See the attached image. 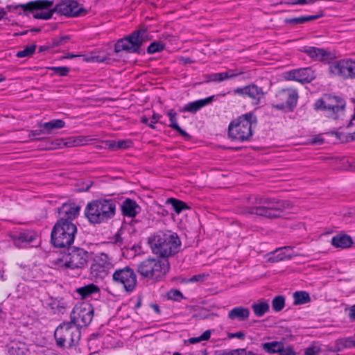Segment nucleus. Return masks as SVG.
<instances>
[{"label":"nucleus","mask_w":355,"mask_h":355,"mask_svg":"<svg viewBox=\"0 0 355 355\" xmlns=\"http://www.w3.org/2000/svg\"><path fill=\"white\" fill-rule=\"evenodd\" d=\"M251 206L245 207L241 213L254 214L268 218H276L282 216L284 209L292 207L288 200H277L275 198H263L252 195L247 198Z\"/></svg>","instance_id":"nucleus-1"},{"label":"nucleus","mask_w":355,"mask_h":355,"mask_svg":"<svg viewBox=\"0 0 355 355\" xmlns=\"http://www.w3.org/2000/svg\"><path fill=\"white\" fill-rule=\"evenodd\" d=\"M148 242L153 254L162 259L175 255L180 251L181 246L178 235L171 231L158 232L149 239Z\"/></svg>","instance_id":"nucleus-2"},{"label":"nucleus","mask_w":355,"mask_h":355,"mask_svg":"<svg viewBox=\"0 0 355 355\" xmlns=\"http://www.w3.org/2000/svg\"><path fill=\"white\" fill-rule=\"evenodd\" d=\"M257 116L249 112L232 121L228 125V137L233 141H250L253 135L252 126L257 124Z\"/></svg>","instance_id":"nucleus-3"},{"label":"nucleus","mask_w":355,"mask_h":355,"mask_svg":"<svg viewBox=\"0 0 355 355\" xmlns=\"http://www.w3.org/2000/svg\"><path fill=\"white\" fill-rule=\"evenodd\" d=\"M116 201L112 199H98L89 202L85 209V217L92 224L107 221L115 215Z\"/></svg>","instance_id":"nucleus-4"},{"label":"nucleus","mask_w":355,"mask_h":355,"mask_svg":"<svg viewBox=\"0 0 355 355\" xmlns=\"http://www.w3.org/2000/svg\"><path fill=\"white\" fill-rule=\"evenodd\" d=\"M77 227L71 221L60 218L53 227L51 242L57 248H67L73 243Z\"/></svg>","instance_id":"nucleus-5"},{"label":"nucleus","mask_w":355,"mask_h":355,"mask_svg":"<svg viewBox=\"0 0 355 355\" xmlns=\"http://www.w3.org/2000/svg\"><path fill=\"white\" fill-rule=\"evenodd\" d=\"M167 259L148 258L137 266V272L143 279L159 281L169 270Z\"/></svg>","instance_id":"nucleus-6"},{"label":"nucleus","mask_w":355,"mask_h":355,"mask_svg":"<svg viewBox=\"0 0 355 355\" xmlns=\"http://www.w3.org/2000/svg\"><path fill=\"white\" fill-rule=\"evenodd\" d=\"M53 4V0H36L26 4L10 5L6 8L8 11L12 12L18 8H21L24 12H32L35 19L48 20L55 13Z\"/></svg>","instance_id":"nucleus-7"},{"label":"nucleus","mask_w":355,"mask_h":355,"mask_svg":"<svg viewBox=\"0 0 355 355\" xmlns=\"http://www.w3.org/2000/svg\"><path fill=\"white\" fill-rule=\"evenodd\" d=\"M80 329L71 321L60 324L54 331L56 345L60 347L70 348L78 343Z\"/></svg>","instance_id":"nucleus-8"},{"label":"nucleus","mask_w":355,"mask_h":355,"mask_svg":"<svg viewBox=\"0 0 355 355\" xmlns=\"http://www.w3.org/2000/svg\"><path fill=\"white\" fill-rule=\"evenodd\" d=\"M67 248V253L63 259L58 260V264L60 267L82 269L87 265L90 255L87 250L79 247Z\"/></svg>","instance_id":"nucleus-9"},{"label":"nucleus","mask_w":355,"mask_h":355,"mask_svg":"<svg viewBox=\"0 0 355 355\" xmlns=\"http://www.w3.org/2000/svg\"><path fill=\"white\" fill-rule=\"evenodd\" d=\"M148 40V33L146 29H140L132 32L130 35L119 40L114 45V51L119 53H138L142 44Z\"/></svg>","instance_id":"nucleus-10"},{"label":"nucleus","mask_w":355,"mask_h":355,"mask_svg":"<svg viewBox=\"0 0 355 355\" xmlns=\"http://www.w3.org/2000/svg\"><path fill=\"white\" fill-rule=\"evenodd\" d=\"M345 107V101L343 98L330 94H325L315 103V108L316 110L324 111L328 117H331L334 119L338 118L339 112H344Z\"/></svg>","instance_id":"nucleus-11"},{"label":"nucleus","mask_w":355,"mask_h":355,"mask_svg":"<svg viewBox=\"0 0 355 355\" xmlns=\"http://www.w3.org/2000/svg\"><path fill=\"white\" fill-rule=\"evenodd\" d=\"M298 98V93L295 89H282L277 92L276 101L272 104V107L284 112H293L297 106Z\"/></svg>","instance_id":"nucleus-12"},{"label":"nucleus","mask_w":355,"mask_h":355,"mask_svg":"<svg viewBox=\"0 0 355 355\" xmlns=\"http://www.w3.org/2000/svg\"><path fill=\"white\" fill-rule=\"evenodd\" d=\"M94 317V308L91 304L82 303L76 305L70 315V321L80 327L88 326Z\"/></svg>","instance_id":"nucleus-13"},{"label":"nucleus","mask_w":355,"mask_h":355,"mask_svg":"<svg viewBox=\"0 0 355 355\" xmlns=\"http://www.w3.org/2000/svg\"><path fill=\"white\" fill-rule=\"evenodd\" d=\"M112 280L115 284L122 285L128 293H132L137 284V275L130 266L116 270L112 274Z\"/></svg>","instance_id":"nucleus-14"},{"label":"nucleus","mask_w":355,"mask_h":355,"mask_svg":"<svg viewBox=\"0 0 355 355\" xmlns=\"http://www.w3.org/2000/svg\"><path fill=\"white\" fill-rule=\"evenodd\" d=\"M113 265L107 254L101 253L94 259L90 267V275L96 279H103L108 275Z\"/></svg>","instance_id":"nucleus-15"},{"label":"nucleus","mask_w":355,"mask_h":355,"mask_svg":"<svg viewBox=\"0 0 355 355\" xmlns=\"http://www.w3.org/2000/svg\"><path fill=\"white\" fill-rule=\"evenodd\" d=\"M53 11L67 17H76L87 12L85 8L79 7L76 0H61L53 7Z\"/></svg>","instance_id":"nucleus-16"},{"label":"nucleus","mask_w":355,"mask_h":355,"mask_svg":"<svg viewBox=\"0 0 355 355\" xmlns=\"http://www.w3.org/2000/svg\"><path fill=\"white\" fill-rule=\"evenodd\" d=\"M235 95L243 98L248 97L254 105H259L264 98L266 93L261 87L252 83L244 87H237L233 90Z\"/></svg>","instance_id":"nucleus-17"},{"label":"nucleus","mask_w":355,"mask_h":355,"mask_svg":"<svg viewBox=\"0 0 355 355\" xmlns=\"http://www.w3.org/2000/svg\"><path fill=\"white\" fill-rule=\"evenodd\" d=\"M329 71L334 76L344 78H355V60H341L329 65Z\"/></svg>","instance_id":"nucleus-18"},{"label":"nucleus","mask_w":355,"mask_h":355,"mask_svg":"<svg viewBox=\"0 0 355 355\" xmlns=\"http://www.w3.org/2000/svg\"><path fill=\"white\" fill-rule=\"evenodd\" d=\"M286 79L295 80L302 83L311 82L315 78V71L310 67L300 68L286 73Z\"/></svg>","instance_id":"nucleus-19"},{"label":"nucleus","mask_w":355,"mask_h":355,"mask_svg":"<svg viewBox=\"0 0 355 355\" xmlns=\"http://www.w3.org/2000/svg\"><path fill=\"white\" fill-rule=\"evenodd\" d=\"M301 51L307 54L315 61L328 62L331 59V53L323 49L314 46H304Z\"/></svg>","instance_id":"nucleus-20"},{"label":"nucleus","mask_w":355,"mask_h":355,"mask_svg":"<svg viewBox=\"0 0 355 355\" xmlns=\"http://www.w3.org/2000/svg\"><path fill=\"white\" fill-rule=\"evenodd\" d=\"M37 234L33 231H23L16 233L12 236L15 245L19 248H21L24 245L33 243L36 240Z\"/></svg>","instance_id":"nucleus-21"},{"label":"nucleus","mask_w":355,"mask_h":355,"mask_svg":"<svg viewBox=\"0 0 355 355\" xmlns=\"http://www.w3.org/2000/svg\"><path fill=\"white\" fill-rule=\"evenodd\" d=\"M121 209L123 216L131 218L135 217L141 210L137 203L130 198H126L122 202Z\"/></svg>","instance_id":"nucleus-22"},{"label":"nucleus","mask_w":355,"mask_h":355,"mask_svg":"<svg viewBox=\"0 0 355 355\" xmlns=\"http://www.w3.org/2000/svg\"><path fill=\"white\" fill-rule=\"evenodd\" d=\"M214 96H211L207 98L197 100L193 102H190L187 104H186L182 109L181 110V112H187L191 113H196L198 110H200L203 107L209 105L212 103L214 100Z\"/></svg>","instance_id":"nucleus-23"},{"label":"nucleus","mask_w":355,"mask_h":355,"mask_svg":"<svg viewBox=\"0 0 355 355\" xmlns=\"http://www.w3.org/2000/svg\"><path fill=\"white\" fill-rule=\"evenodd\" d=\"M79 211L80 207L66 203L63 204L58 210L60 218L67 219L69 221L76 218L79 214Z\"/></svg>","instance_id":"nucleus-24"},{"label":"nucleus","mask_w":355,"mask_h":355,"mask_svg":"<svg viewBox=\"0 0 355 355\" xmlns=\"http://www.w3.org/2000/svg\"><path fill=\"white\" fill-rule=\"evenodd\" d=\"M354 243L352 237L346 234H338L331 239V245L338 248H349Z\"/></svg>","instance_id":"nucleus-25"},{"label":"nucleus","mask_w":355,"mask_h":355,"mask_svg":"<svg viewBox=\"0 0 355 355\" xmlns=\"http://www.w3.org/2000/svg\"><path fill=\"white\" fill-rule=\"evenodd\" d=\"M291 250L290 246L277 248L268 254V261L270 263L279 262L284 259H291V255L286 253V250Z\"/></svg>","instance_id":"nucleus-26"},{"label":"nucleus","mask_w":355,"mask_h":355,"mask_svg":"<svg viewBox=\"0 0 355 355\" xmlns=\"http://www.w3.org/2000/svg\"><path fill=\"white\" fill-rule=\"evenodd\" d=\"M249 309L243 306L234 307L228 312V318L232 320L244 321L249 318Z\"/></svg>","instance_id":"nucleus-27"},{"label":"nucleus","mask_w":355,"mask_h":355,"mask_svg":"<svg viewBox=\"0 0 355 355\" xmlns=\"http://www.w3.org/2000/svg\"><path fill=\"white\" fill-rule=\"evenodd\" d=\"M355 347V334L353 336L337 339L335 341L334 352H339L346 348Z\"/></svg>","instance_id":"nucleus-28"},{"label":"nucleus","mask_w":355,"mask_h":355,"mask_svg":"<svg viewBox=\"0 0 355 355\" xmlns=\"http://www.w3.org/2000/svg\"><path fill=\"white\" fill-rule=\"evenodd\" d=\"M322 16L323 13L322 12H320L319 14L314 15L300 16L298 17L287 18L284 19V23L286 24L295 26L297 24H304L310 21L318 19Z\"/></svg>","instance_id":"nucleus-29"},{"label":"nucleus","mask_w":355,"mask_h":355,"mask_svg":"<svg viewBox=\"0 0 355 355\" xmlns=\"http://www.w3.org/2000/svg\"><path fill=\"white\" fill-rule=\"evenodd\" d=\"M284 345L282 342L272 341L262 343L261 347L266 353L272 354L275 353L279 354Z\"/></svg>","instance_id":"nucleus-30"},{"label":"nucleus","mask_w":355,"mask_h":355,"mask_svg":"<svg viewBox=\"0 0 355 355\" xmlns=\"http://www.w3.org/2000/svg\"><path fill=\"white\" fill-rule=\"evenodd\" d=\"M28 348L22 342H12L8 349L9 355H26Z\"/></svg>","instance_id":"nucleus-31"},{"label":"nucleus","mask_w":355,"mask_h":355,"mask_svg":"<svg viewBox=\"0 0 355 355\" xmlns=\"http://www.w3.org/2000/svg\"><path fill=\"white\" fill-rule=\"evenodd\" d=\"M87 141V140L84 137H71L66 139H60L58 143V145L66 147H73L83 145V143Z\"/></svg>","instance_id":"nucleus-32"},{"label":"nucleus","mask_w":355,"mask_h":355,"mask_svg":"<svg viewBox=\"0 0 355 355\" xmlns=\"http://www.w3.org/2000/svg\"><path fill=\"white\" fill-rule=\"evenodd\" d=\"M65 122L61 119L51 120L44 123H40V128H44L46 133H51L55 129H60L64 127Z\"/></svg>","instance_id":"nucleus-33"},{"label":"nucleus","mask_w":355,"mask_h":355,"mask_svg":"<svg viewBox=\"0 0 355 355\" xmlns=\"http://www.w3.org/2000/svg\"><path fill=\"white\" fill-rule=\"evenodd\" d=\"M98 291L99 288L94 284H90L76 289L77 293L82 299L87 298L92 294L98 293Z\"/></svg>","instance_id":"nucleus-34"},{"label":"nucleus","mask_w":355,"mask_h":355,"mask_svg":"<svg viewBox=\"0 0 355 355\" xmlns=\"http://www.w3.org/2000/svg\"><path fill=\"white\" fill-rule=\"evenodd\" d=\"M166 203L171 205L177 214H180L183 210L189 209V207L185 202L173 198H168Z\"/></svg>","instance_id":"nucleus-35"},{"label":"nucleus","mask_w":355,"mask_h":355,"mask_svg":"<svg viewBox=\"0 0 355 355\" xmlns=\"http://www.w3.org/2000/svg\"><path fill=\"white\" fill-rule=\"evenodd\" d=\"M294 304H304L311 301L309 294L306 291H296L293 293Z\"/></svg>","instance_id":"nucleus-36"},{"label":"nucleus","mask_w":355,"mask_h":355,"mask_svg":"<svg viewBox=\"0 0 355 355\" xmlns=\"http://www.w3.org/2000/svg\"><path fill=\"white\" fill-rule=\"evenodd\" d=\"M252 309L257 316L261 317L265 314V313L268 311L269 304L266 302L254 303L252 305Z\"/></svg>","instance_id":"nucleus-37"},{"label":"nucleus","mask_w":355,"mask_h":355,"mask_svg":"<svg viewBox=\"0 0 355 355\" xmlns=\"http://www.w3.org/2000/svg\"><path fill=\"white\" fill-rule=\"evenodd\" d=\"M284 305L285 298L282 295H277L272 300V309L276 312L282 311L284 309Z\"/></svg>","instance_id":"nucleus-38"},{"label":"nucleus","mask_w":355,"mask_h":355,"mask_svg":"<svg viewBox=\"0 0 355 355\" xmlns=\"http://www.w3.org/2000/svg\"><path fill=\"white\" fill-rule=\"evenodd\" d=\"M36 47L35 44L26 46L23 50L19 51L17 53L16 56L19 58L31 57L35 53Z\"/></svg>","instance_id":"nucleus-39"},{"label":"nucleus","mask_w":355,"mask_h":355,"mask_svg":"<svg viewBox=\"0 0 355 355\" xmlns=\"http://www.w3.org/2000/svg\"><path fill=\"white\" fill-rule=\"evenodd\" d=\"M211 330H206L201 336L198 337L190 338L188 341L191 344H196L204 340H208L211 336Z\"/></svg>","instance_id":"nucleus-40"},{"label":"nucleus","mask_w":355,"mask_h":355,"mask_svg":"<svg viewBox=\"0 0 355 355\" xmlns=\"http://www.w3.org/2000/svg\"><path fill=\"white\" fill-rule=\"evenodd\" d=\"M164 48V45L161 42H152L147 48V53L153 54L162 51Z\"/></svg>","instance_id":"nucleus-41"},{"label":"nucleus","mask_w":355,"mask_h":355,"mask_svg":"<svg viewBox=\"0 0 355 355\" xmlns=\"http://www.w3.org/2000/svg\"><path fill=\"white\" fill-rule=\"evenodd\" d=\"M167 116H168L169 120H170V124L168 125V126L170 128H173V130H175V126L176 127L179 126L177 123V119H176L177 113L175 112V111L174 110L171 109L167 112Z\"/></svg>","instance_id":"nucleus-42"},{"label":"nucleus","mask_w":355,"mask_h":355,"mask_svg":"<svg viewBox=\"0 0 355 355\" xmlns=\"http://www.w3.org/2000/svg\"><path fill=\"white\" fill-rule=\"evenodd\" d=\"M49 69L60 76H66L70 71L67 67H53L49 68Z\"/></svg>","instance_id":"nucleus-43"},{"label":"nucleus","mask_w":355,"mask_h":355,"mask_svg":"<svg viewBox=\"0 0 355 355\" xmlns=\"http://www.w3.org/2000/svg\"><path fill=\"white\" fill-rule=\"evenodd\" d=\"M229 355H258L254 354L252 351H246L244 348L236 349H230Z\"/></svg>","instance_id":"nucleus-44"},{"label":"nucleus","mask_w":355,"mask_h":355,"mask_svg":"<svg viewBox=\"0 0 355 355\" xmlns=\"http://www.w3.org/2000/svg\"><path fill=\"white\" fill-rule=\"evenodd\" d=\"M168 298L175 301H180L183 298V295L180 291L175 289L168 293Z\"/></svg>","instance_id":"nucleus-45"},{"label":"nucleus","mask_w":355,"mask_h":355,"mask_svg":"<svg viewBox=\"0 0 355 355\" xmlns=\"http://www.w3.org/2000/svg\"><path fill=\"white\" fill-rule=\"evenodd\" d=\"M223 73L224 80H227L230 78H235L238 76L239 75H241L243 73L242 71H239L238 69L235 70H228Z\"/></svg>","instance_id":"nucleus-46"},{"label":"nucleus","mask_w":355,"mask_h":355,"mask_svg":"<svg viewBox=\"0 0 355 355\" xmlns=\"http://www.w3.org/2000/svg\"><path fill=\"white\" fill-rule=\"evenodd\" d=\"M69 40V37L67 35L62 36L59 38H53L52 40V45L53 46H59L64 44L67 41Z\"/></svg>","instance_id":"nucleus-47"},{"label":"nucleus","mask_w":355,"mask_h":355,"mask_svg":"<svg viewBox=\"0 0 355 355\" xmlns=\"http://www.w3.org/2000/svg\"><path fill=\"white\" fill-rule=\"evenodd\" d=\"M49 306L54 313L56 311L60 312L62 309H64V306L61 304L60 301L54 300L50 304Z\"/></svg>","instance_id":"nucleus-48"},{"label":"nucleus","mask_w":355,"mask_h":355,"mask_svg":"<svg viewBox=\"0 0 355 355\" xmlns=\"http://www.w3.org/2000/svg\"><path fill=\"white\" fill-rule=\"evenodd\" d=\"M113 243L120 248H126L124 244L123 239L121 237L119 232H117L113 237Z\"/></svg>","instance_id":"nucleus-49"},{"label":"nucleus","mask_w":355,"mask_h":355,"mask_svg":"<svg viewBox=\"0 0 355 355\" xmlns=\"http://www.w3.org/2000/svg\"><path fill=\"white\" fill-rule=\"evenodd\" d=\"M43 133H46V130H44V128H41L40 130H31L28 135V137L31 139L38 140L40 139V138L35 137L40 136L41 134Z\"/></svg>","instance_id":"nucleus-50"},{"label":"nucleus","mask_w":355,"mask_h":355,"mask_svg":"<svg viewBox=\"0 0 355 355\" xmlns=\"http://www.w3.org/2000/svg\"><path fill=\"white\" fill-rule=\"evenodd\" d=\"M316 0H293L292 1H285V3L288 5H305V4H309L313 3Z\"/></svg>","instance_id":"nucleus-51"},{"label":"nucleus","mask_w":355,"mask_h":355,"mask_svg":"<svg viewBox=\"0 0 355 355\" xmlns=\"http://www.w3.org/2000/svg\"><path fill=\"white\" fill-rule=\"evenodd\" d=\"M132 142L129 140H119L116 143V148L125 149L130 146Z\"/></svg>","instance_id":"nucleus-52"},{"label":"nucleus","mask_w":355,"mask_h":355,"mask_svg":"<svg viewBox=\"0 0 355 355\" xmlns=\"http://www.w3.org/2000/svg\"><path fill=\"white\" fill-rule=\"evenodd\" d=\"M320 349L318 347L311 346L305 349L304 355H317Z\"/></svg>","instance_id":"nucleus-53"},{"label":"nucleus","mask_w":355,"mask_h":355,"mask_svg":"<svg viewBox=\"0 0 355 355\" xmlns=\"http://www.w3.org/2000/svg\"><path fill=\"white\" fill-rule=\"evenodd\" d=\"M279 355H297L295 352L293 350V347L288 346L284 348V346L282 347L281 352H279Z\"/></svg>","instance_id":"nucleus-54"},{"label":"nucleus","mask_w":355,"mask_h":355,"mask_svg":"<svg viewBox=\"0 0 355 355\" xmlns=\"http://www.w3.org/2000/svg\"><path fill=\"white\" fill-rule=\"evenodd\" d=\"M245 334L243 331H238L236 333H228L227 337L229 338H236L241 340H243L245 338Z\"/></svg>","instance_id":"nucleus-55"},{"label":"nucleus","mask_w":355,"mask_h":355,"mask_svg":"<svg viewBox=\"0 0 355 355\" xmlns=\"http://www.w3.org/2000/svg\"><path fill=\"white\" fill-rule=\"evenodd\" d=\"M212 82H222L224 80L223 73H211Z\"/></svg>","instance_id":"nucleus-56"},{"label":"nucleus","mask_w":355,"mask_h":355,"mask_svg":"<svg viewBox=\"0 0 355 355\" xmlns=\"http://www.w3.org/2000/svg\"><path fill=\"white\" fill-rule=\"evenodd\" d=\"M111 59L107 56L97 55L93 58V60L96 62H106L110 63Z\"/></svg>","instance_id":"nucleus-57"},{"label":"nucleus","mask_w":355,"mask_h":355,"mask_svg":"<svg viewBox=\"0 0 355 355\" xmlns=\"http://www.w3.org/2000/svg\"><path fill=\"white\" fill-rule=\"evenodd\" d=\"M205 275L203 274H199V275H193V277H191L189 282H200V281H203L204 279H205Z\"/></svg>","instance_id":"nucleus-58"},{"label":"nucleus","mask_w":355,"mask_h":355,"mask_svg":"<svg viewBox=\"0 0 355 355\" xmlns=\"http://www.w3.org/2000/svg\"><path fill=\"white\" fill-rule=\"evenodd\" d=\"M348 317L352 321H355V304L349 309Z\"/></svg>","instance_id":"nucleus-59"},{"label":"nucleus","mask_w":355,"mask_h":355,"mask_svg":"<svg viewBox=\"0 0 355 355\" xmlns=\"http://www.w3.org/2000/svg\"><path fill=\"white\" fill-rule=\"evenodd\" d=\"M175 130L183 137L186 139H189L190 137L189 135L183 130L180 126H175Z\"/></svg>","instance_id":"nucleus-60"},{"label":"nucleus","mask_w":355,"mask_h":355,"mask_svg":"<svg viewBox=\"0 0 355 355\" xmlns=\"http://www.w3.org/2000/svg\"><path fill=\"white\" fill-rule=\"evenodd\" d=\"M159 119V116L157 115V114H153V118H152V121L150 122V123L148 124V125L152 128V129H154L155 128V126H154V123H157L158 121V119Z\"/></svg>","instance_id":"nucleus-61"},{"label":"nucleus","mask_w":355,"mask_h":355,"mask_svg":"<svg viewBox=\"0 0 355 355\" xmlns=\"http://www.w3.org/2000/svg\"><path fill=\"white\" fill-rule=\"evenodd\" d=\"M180 61H181L183 64H191V63H193V61L191 58H184V57H182L180 58Z\"/></svg>","instance_id":"nucleus-62"},{"label":"nucleus","mask_w":355,"mask_h":355,"mask_svg":"<svg viewBox=\"0 0 355 355\" xmlns=\"http://www.w3.org/2000/svg\"><path fill=\"white\" fill-rule=\"evenodd\" d=\"M229 350H230V349H226V350H223V349L216 350V351H215V355H229Z\"/></svg>","instance_id":"nucleus-63"},{"label":"nucleus","mask_w":355,"mask_h":355,"mask_svg":"<svg viewBox=\"0 0 355 355\" xmlns=\"http://www.w3.org/2000/svg\"><path fill=\"white\" fill-rule=\"evenodd\" d=\"M324 142V139L322 138L315 137L312 139L311 143L313 144H322Z\"/></svg>","instance_id":"nucleus-64"}]
</instances>
